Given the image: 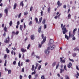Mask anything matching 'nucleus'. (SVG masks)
Instances as JSON below:
<instances>
[{
	"mask_svg": "<svg viewBox=\"0 0 79 79\" xmlns=\"http://www.w3.org/2000/svg\"><path fill=\"white\" fill-rule=\"evenodd\" d=\"M54 43V40L53 39H50V41L49 43L51 44H49V50H53L55 49V48L56 47V46L53 44V43Z\"/></svg>",
	"mask_w": 79,
	"mask_h": 79,
	"instance_id": "obj_1",
	"label": "nucleus"
},
{
	"mask_svg": "<svg viewBox=\"0 0 79 79\" xmlns=\"http://www.w3.org/2000/svg\"><path fill=\"white\" fill-rule=\"evenodd\" d=\"M41 37L42 38V39H43V40L41 42V44H39V47L40 48L41 47H42V44H44V43H45V41H46V38H47L46 36H45L44 37V35L43 34H42L41 35Z\"/></svg>",
	"mask_w": 79,
	"mask_h": 79,
	"instance_id": "obj_2",
	"label": "nucleus"
},
{
	"mask_svg": "<svg viewBox=\"0 0 79 79\" xmlns=\"http://www.w3.org/2000/svg\"><path fill=\"white\" fill-rule=\"evenodd\" d=\"M65 26H66V25H64L62 28L63 34H65V33H67L68 32V30L66 29V28L65 27Z\"/></svg>",
	"mask_w": 79,
	"mask_h": 79,
	"instance_id": "obj_3",
	"label": "nucleus"
},
{
	"mask_svg": "<svg viewBox=\"0 0 79 79\" xmlns=\"http://www.w3.org/2000/svg\"><path fill=\"white\" fill-rule=\"evenodd\" d=\"M69 37L67 35L65 34V37L66 39H67V40H68L69 39V38H70L72 36V34H71V31H70L69 32Z\"/></svg>",
	"mask_w": 79,
	"mask_h": 79,
	"instance_id": "obj_4",
	"label": "nucleus"
},
{
	"mask_svg": "<svg viewBox=\"0 0 79 79\" xmlns=\"http://www.w3.org/2000/svg\"><path fill=\"white\" fill-rule=\"evenodd\" d=\"M9 41H10V38L9 36L7 37V38H6L4 40V42L6 44H8L9 43Z\"/></svg>",
	"mask_w": 79,
	"mask_h": 79,
	"instance_id": "obj_5",
	"label": "nucleus"
},
{
	"mask_svg": "<svg viewBox=\"0 0 79 79\" xmlns=\"http://www.w3.org/2000/svg\"><path fill=\"white\" fill-rule=\"evenodd\" d=\"M50 47H48L47 48V49L45 51V53L46 54H48L50 53V51L48 50H50Z\"/></svg>",
	"mask_w": 79,
	"mask_h": 79,
	"instance_id": "obj_6",
	"label": "nucleus"
},
{
	"mask_svg": "<svg viewBox=\"0 0 79 79\" xmlns=\"http://www.w3.org/2000/svg\"><path fill=\"white\" fill-rule=\"evenodd\" d=\"M57 5H58L57 7L58 8L62 5V3H60V1H58L57 3Z\"/></svg>",
	"mask_w": 79,
	"mask_h": 79,
	"instance_id": "obj_7",
	"label": "nucleus"
},
{
	"mask_svg": "<svg viewBox=\"0 0 79 79\" xmlns=\"http://www.w3.org/2000/svg\"><path fill=\"white\" fill-rule=\"evenodd\" d=\"M69 69L70 68L71 66H72V63L71 62H69V64L67 65Z\"/></svg>",
	"mask_w": 79,
	"mask_h": 79,
	"instance_id": "obj_8",
	"label": "nucleus"
},
{
	"mask_svg": "<svg viewBox=\"0 0 79 79\" xmlns=\"http://www.w3.org/2000/svg\"><path fill=\"white\" fill-rule=\"evenodd\" d=\"M21 52H23V53H24L26 52V49H24L23 48H22L21 49Z\"/></svg>",
	"mask_w": 79,
	"mask_h": 79,
	"instance_id": "obj_9",
	"label": "nucleus"
},
{
	"mask_svg": "<svg viewBox=\"0 0 79 79\" xmlns=\"http://www.w3.org/2000/svg\"><path fill=\"white\" fill-rule=\"evenodd\" d=\"M34 39H35V36H34V35H32L31 36V40H34Z\"/></svg>",
	"mask_w": 79,
	"mask_h": 79,
	"instance_id": "obj_10",
	"label": "nucleus"
},
{
	"mask_svg": "<svg viewBox=\"0 0 79 79\" xmlns=\"http://www.w3.org/2000/svg\"><path fill=\"white\" fill-rule=\"evenodd\" d=\"M4 11L6 13V15H8V8H6L4 10Z\"/></svg>",
	"mask_w": 79,
	"mask_h": 79,
	"instance_id": "obj_11",
	"label": "nucleus"
},
{
	"mask_svg": "<svg viewBox=\"0 0 79 79\" xmlns=\"http://www.w3.org/2000/svg\"><path fill=\"white\" fill-rule=\"evenodd\" d=\"M42 17L40 18L39 20V22H38V24H40V23H41V22H42Z\"/></svg>",
	"mask_w": 79,
	"mask_h": 79,
	"instance_id": "obj_12",
	"label": "nucleus"
},
{
	"mask_svg": "<svg viewBox=\"0 0 79 79\" xmlns=\"http://www.w3.org/2000/svg\"><path fill=\"white\" fill-rule=\"evenodd\" d=\"M41 29H42V27L40 26V28H39V29H38V32H39V33H40V32H41Z\"/></svg>",
	"mask_w": 79,
	"mask_h": 79,
	"instance_id": "obj_13",
	"label": "nucleus"
},
{
	"mask_svg": "<svg viewBox=\"0 0 79 79\" xmlns=\"http://www.w3.org/2000/svg\"><path fill=\"white\" fill-rule=\"evenodd\" d=\"M20 5L22 6V7L24 6V3H23V1H22L20 3Z\"/></svg>",
	"mask_w": 79,
	"mask_h": 79,
	"instance_id": "obj_14",
	"label": "nucleus"
},
{
	"mask_svg": "<svg viewBox=\"0 0 79 79\" xmlns=\"http://www.w3.org/2000/svg\"><path fill=\"white\" fill-rule=\"evenodd\" d=\"M16 6H17V4H16V3H15L14 6V10H15V9H16Z\"/></svg>",
	"mask_w": 79,
	"mask_h": 79,
	"instance_id": "obj_15",
	"label": "nucleus"
},
{
	"mask_svg": "<svg viewBox=\"0 0 79 79\" xmlns=\"http://www.w3.org/2000/svg\"><path fill=\"white\" fill-rule=\"evenodd\" d=\"M60 73H63V72H64V69H60Z\"/></svg>",
	"mask_w": 79,
	"mask_h": 79,
	"instance_id": "obj_16",
	"label": "nucleus"
},
{
	"mask_svg": "<svg viewBox=\"0 0 79 79\" xmlns=\"http://www.w3.org/2000/svg\"><path fill=\"white\" fill-rule=\"evenodd\" d=\"M4 31L5 32H7V27H6V26H5L4 28Z\"/></svg>",
	"mask_w": 79,
	"mask_h": 79,
	"instance_id": "obj_17",
	"label": "nucleus"
},
{
	"mask_svg": "<svg viewBox=\"0 0 79 79\" xmlns=\"http://www.w3.org/2000/svg\"><path fill=\"white\" fill-rule=\"evenodd\" d=\"M56 66V69H58V67L60 66V64H59V63H58V64H57Z\"/></svg>",
	"mask_w": 79,
	"mask_h": 79,
	"instance_id": "obj_18",
	"label": "nucleus"
},
{
	"mask_svg": "<svg viewBox=\"0 0 79 79\" xmlns=\"http://www.w3.org/2000/svg\"><path fill=\"white\" fill-rule=\"evenodd\" d=\"M13 52H14V55H16V53L15 52H14V51L13 50L11 52V54L12 55H13Z\"/></svg>",
	"mask_w": 79,
	"mask_h": 79,
	"instance_id": "obj_19",
	"label": "nucleus"
},
{
	"mask_svg": "<svg viewBox=\"0 0 79 79\" xmlns=\"http://www.w3.org/2000/svg\"><path fill=\"white\" fill-rule=\"evenodd\" d=\"M12 37H13V36H14V35H15V31H12Z\"/></svg>",
	"mask_w": 79,
	"mask_h": 79,
	"instance_id": "obj_20",
	"label": "nucleus"
},
{
	"mask_svg": "<svg viewBox=\"0 0 79 79\" xmlns=\"http://www.w3.org/2000/svg\"><path fill=\"white\" fill-rule=\"evenodd\" d=\"M65 79H69V77L68 75H66L65 76Z\"/></svg>",
	"mask_w": 79,
	"mask_h": 79,
	"instance_id": "obj_21",
	"label": "nucleus"
},
{
	"mask_svg": "<svg viewBox=\"0 0 79 79\" xmlns=\"http://www.w3.org/2000/svg\"><path fill=\"white\" fill-rule=\"evenodd\" d=\"M23 28V25H20V29L21 30V31H22V29Z\"/></svg>",
	"mask_w": 79,
	"mask_h": 79,
	"instance_id": "obj_22",
	"label": "nucleus"
},
{
	"mask_svg": "<svg viewBox=\"0 0 79 79\" xmlns=\"http://www.w3.org/2000/svg\"><path fill=\"white\" fill-rule=\"evenodd\" d=\"M50 9H51V8H50V7H49L48 9V11L49 13H50Z\"/></svg>",
	"mask_w": 79,
	"mask_h": 79,
	"instance_id": "obj_23",
	"label": "nucleus"
},
{
	"mask_svg": "<svg viewBox=\"0 0 79 79\" xmlns=\"http://www.w3.org/2000/svg\"><path fill=\"white\" fill-rule=\"evenodd\" d=\"M8 50V48H6V51L7 53H10V50Z\"/></svg>",
	"mask_w": 79,
	"mask_h": 79,
	"instance_id": "obj_24",
	"label": "nucleus"
},
{
	"mask_svg": "<svg viewBox=\"0 0 79 79\" xmlns=\"http://www.w3.org/2000/svg\"><path fill=\"white\" fill-rule=\"evenodd\" d=\"M34 65H33L31 69L32 71H34Z\"/></svg>",
	"mask_w": 79,
	"mask_h": 79,
	"instance_id": "obj_25",
	"label": "nucleus"
},
{
	"mask_svg": "<svg viewBox=\"0 0 79 79\" xmlns=\"http://www.w3.org/2000/svg\"><path fill=\"white\" fill-rule=\"evenodd\" d=\"M64 70H65V71H67V69L66 68V65H64Z\"/></svg>",
	"mask_w": 79,
	"mask_h": 79,
	"instance_id": "obj_26",
	"label": "nucleus"
},
{
	"mask_svg": "<svg viewBox=\"0 0 79 79\" xmlns=\"http://www.w3.org/2000/svg\"><path fill=\"white\" fill-rule=\"evenodd\" d=\"M71 16V14H69L68 16V19H70V18Z\"/></svg>",
	"mask_w": 79,
	"mask_h": 79,
	"instance_id": "obj_27",
	"label": "nucleus"
},
{
	"mask_svg": "<svg viewBox=\"0 0 79 79\" xmlns=\"http://www.w3.org/2000/svg\"><path fill=\"white\" fill-rule=\"evenodd\" d=\"M13 24V23L12 22V21H10L9 23V25L11 26V25H12V24Z\"/></svg>",
	"mask_w": 79,
	"mask_h": 79,
	"instance_id": "obj_28",
	"label": "nucleus"
},
{
	"mask_svg": "<svg viewBox=\"0 0 79 79\" xmlns=\"http://www.w3.org/2000/svg\"><path fill=\"white\" fill-rule=\"evenodd\" d=\"M35 21H36V23H38V19L37 17L35 18Z\"/></svg>",
	"mask_w": 79,
	"mask_h": 79,
	"instance_id": "obj_29",
	"label": "nucleus"
},
{
	"mask_svg": "<svg viewBox=\"0 0 79 79\" xmlns=\"http://www.w3.org/2000/svg\"><path fill=\"white\" fill-rule=\"evenodd\" d=\"M56 65V62H54L52 64V66L53 67H54V66H55Z\"/></svg>",
	"mask_w": 79,
	"mask_h": 79,
	"instance_id": "obj_30",
	"label": "nucleus"
},
{
	"mask_svg": "<svg viewBox=\"0 0 79 79\" xmlns=\"http://www.w3.org/2000/svg\"><path fill=\"white\" fill-rule=\"evenodd\" d=\"M42 23L43 24H45V19H44Z\"/></svg>",
	"mask_w": 79,
	"mask_h": 79,
	"instance_id": "obj_31",
	"label": "nucleus"
},
{
	"mask_svg": "<svg viewBox=\"0 0 79 79\" xmlns=\"http://www.w3.org/2000/svg\"><path fill=\"white\" fill-rule=\"evenodd\" d=\"M41 66H41V65H39L38 68V70H40V68H41Z\"/></svg>",
	"mask_w": 79,
	"mask_h": 79,
	"instance_id": "obj_32",
	"label": "nucleus"
},
{
	"mask_svg": "<svg viewBox=\"0 0 79 79\" xmlns=\"http://www.w3.org/2000/svg\"><path fill=\"white\" fill-rule=\"evenodd\" d=\"M3 36V37H5V36H6V32H4Z\"/></svg>",
	"mask_w": 79,
	"mask_h": 79,
	"instance_id": "obj_33",
	"label": "nucleus"
},
{
	"mask_svg": "<svg viewBox=\"0 0 79 79\" xmlns=\"http://www.w3.org/2000/svg\"><path fill=\"white\" fill-rule=\"evenodd\" d=\"M32 24V21H30L29 23V25H31Z\"/></svg>",
	"mask_w": 79,
	"mask_h": 79,
	"instance_id": "obj_34",
	"label": "nucleus"
},
{
	"mask_svg": "<svg viewBox=\"0 0 79 79\" xmlns=\"http://www.w3.org/2000/svg\"><path fill=\"white\" fill-rule=\"evenodd\" d=\"M4 66H6V60H5V62L4 64Z\"/></svg>",
	"mask_w": 79,
	"mask_h": 79,
	"instance_id": "obj_35",
	"label": "nucleus"
},
{
	"mask_svg": "<svg viewBox=\"0 0 79 79\" xmlns=\"http://www.w3.org/2000/svg\"><path fill=\"white\" fill-rule=\"evenodd\" d=\"M73 57H75V56H76V53H74L73 54Z\"/></svg>",
	"mask_w": 79,
	"mask_h": 79,
	"instance_id": "obj_36",
	"label": "nucleus"
},
{
	"mask_svg": "<svg viewBox=\"0 0 79 79\" xmlns=\"http://www.w3.org/2000/svg\"><path fill=\"white\" fill-rule=\"evenodd\" d=\"M47 28V25L44 24V29H46Z\"/></svg>",
	"mask_w": 79,
	"mask_h": 79,
	"instance_id": "obj_37",
	"label": "nucleus"
},
{
	"mask_svg": "<svg viewBox=\"0 0 79 79\" xmlns=\"http://www.w3.org/2000/svg\"><path fill=\"white\" fill-rule=\"evenodd\" d=\"M11 70H9L8 71V74H11Z\"/></svg>",
	"mask_w": 79,
	"mask_h": 79,
	"instance_id": "obj_38",
	"label": "nucleus"
},
{
	"mask_svg": "<svg viewBox=\"0 0 79 79\" xmlns=\"http://www.w3.org/2000/svg\"><path fill=\"white\" fill-rule=\"evenodd\" d=\"M69 61H72V62H74V60H73V59H71L70 58H69Z\"/></svg>",
	"mask_w": 79,
	"mask_h": 79,
	"instance_id": "obj_39",
	"label": "nucleus"
},
{
	"mask_svg": "<svg viewBox=\"0 0 79 79\" xmlns=\"http://www.w3.org/2000/svg\"><path fill=\"white\" fill-rule=\"evenodd\" d=\"M30 46H31V44H29L27 47V49H29V48H30Z\"/></svg>",
	"mask_w": 79,
	"mask_h": 79,
	"instance_id": "obj_40",
	"label": "nucleus"
},
{
	"mask_svg": "<svg viewBox=\"0 0 79 79\" xmlns=\"http://www.w3.org/2000/svg\"><path fill=\"white\" fill-rule=\"evenodd\" d=\"M36 73L35 72V70L34 71V72H33L31 73V75H33V74H35Z\"/></svg>",
	"mask_w": 79,
	"mask_h": 79,
	"instance_id": "obj_41",
	"label": "nucleus"
},
{
	"mask_svg": "<svg viewBox=\"0 0 79 79\" xmlns=\"http://www.w3.org/2000/svg\"><path fill=\"white\" fill-rule=\"evenodd\" d=\"M21 16V13H20L18 15L19 18Z\"/></svg>",
	"mask_w": 79,
	"mask_h": 79,
	"instance_id": "obj_42",
	"label": "nucleus"
},
{
	"mask_svg": "<svg viewBox=\"0 0 79 79\" xmlns=\"http://www.w3.org/2000/svg\"><path fill=\"white\" fill-rule=\"evenodd\" d=\"M28 14V12H24V15H27Z\"/></svg>",
	"mask_w": 79,
	"mask_h": 79,
	"instance_id": "obj_43",
	"label": "nucleus"
},
{
	"mask_svg": "<svg viewBox=\"0 0 79 79\" xmlns=\"http://www.w3.org/2000/svg\"><path fill=\"white\" fill-rule=\"evenodd\" d=\"M31 77H32V76L31 75H29L28 76L29 79H30L31 78Z\"/></svg>",
	"mask_w": 79,
	"mask_h": 79,
	"instance_id": "obj_44",
	"label": "nucleus"
},
{
	"mask_svg": "<svg viewBox=\"0 0 79 79\" xmlns=\"http://www.w3.org/2000/svg\"><path fill=\"white\" fill-rule=\"evenodd\" d=\"M18 34H19V31H17L15 33V34L16 35H18Z\"/></svg>",
	"mask_w": 79,
	"mask_h": 79,
	"instance_id": "obj_45",
	"label": "nucleus"
},
{
	"mask_svg": "<svg viewBox=\"0 0 79 79\" xmlns=\"http://www.w3.org/2000/svg\"><path fill=\"white\" fill-rule=\"evenodd\" d=\"M4 57V58H5V59H6V57H7V56L6 55V54H5Z\"/></svg>",
	"mask_w": 79,
	"mask_h": 79,
	"instance_id": "obj_46",
	"label": "nucleus"
},
{
	"mask_svg": "<svg viewBox=\"0 0 79 79\" xmlns=\"http://www.w3.org/2000/svg\"><path fill=\"white\" fill-rule=\"evenodd\" d=\"M19 24H20V23H19V21H18L17 23V25H19Z\"/></svg>",
	"mask_w": 79,
	"mask_h": 79,
	"instance_id": "obj_47",
	"label": "nucleus"
},
{
	"mask_svg": "<svg viewBox=\"0 0 79 79\" xmlns=\"http://www.w3.org/2000/svg\"><path fill=\"white\" fill-rule=\"evenodd\" d=\"M21 57V53H19V58H20Z\"/></svg>",
	"mask_w": 79,
	"mask_h": 79,
	"instance_id": "obj_48",
	"label": "nucleus"
},
{
	"mask_svg": "<svg viewBox=\"0 0 79 79\" xmlns=\"http://www.w3.org/2000/svg\"><path fill=\"white\" fill-rule=\"evenodd\" d=\"M33 8V7L32 6H31L30 8V11H32V9Z\"/></svg>",
	"mask_w": 79,
	"mask_h": 79,
	"instance_id": "obj_49",
	"label": "nucleus"
},
{
	"mask_svg": "<svg viewBox=\"0 0 79 79\" xmlns=\"http://www.w3.org/2000/svg\"><path fill=\"white\" fill-rule=\"evenodd\" d=\"M41 16L43 15V11H42V10H41Z\"/></svg>",
	"mask_w": 79,
	"mask_h": 79,
	"instance_id": "obj_50",
	"label": "nucleus"
},
{
	"mask_svg": "<svg viewBox=\"0 0 79 79\" xmlns=\"http://www.w3.org/2000/svg\"><path fill=\"white\" fill-rule=\"evenodd\" d=\"M64 8H65V9H66V5H64L63 6Z\"/></svg>",
	"mask_w": 79,
	"mask_h": 79,
	"instance_id": "obj_51",
	"label": "nucleus"
},
{
	"mask_svg": "<svg viewBox=\"0 0 79 79\" xmlns=\"http://www.w3.org/2000/svg\"><path fill=\"white\" fill-rule=\"evenodd\" d=\"M76 69H77V70H78V71H79V67H78V66L77 65L76 66Z\"/></svg>",
	"mask_w": 79,
	"mask_h": 79,
	"instance_id": "obj_52",
	"label": "nucleus"
},
{
	"mask_svg": "<svg viewBox=\"0 0 79 79\" xmlns=\"http://www.w3.org/2000/svg\"><path fill=\"white\" fill-rule=\"evenodd\" d=\"M38 77V74H35V78H37Z\"/></svg>",
	"mask_w": 79,
	"mask_h": 79,
	"instance_id": "obj_53",
	"label": "nucleus"
},
{
	"mask_svg": "<svg viewBox=\"0 0 79 79\" xmlns=\"http://www.w3.org/2000/svg\"><path fill=\"white\" fill-rule=\"evenodd\" d=\"M36 58H38L39 59H40V57H39V56H36Z\"/></svg>",
	"mask_w": 79,
	"mask_h": 79,
	"instance_id": "obj_54",
	"label": "nucleus"
},
{
	"mask_svg": "<svg viewBox=\"0 0 79 79\" xmlns=\"http://www.w3.org/2000/svg\"><path fill=\"white\" fill-rule=\"evenodd\" d=\"M34 55V52H33L31 53V56H32Z\"/></svg>",
	"mask_w": 79,
	"mask_h": 79,
	"instance_id": "obj_55",
	"label": "nucleus"
},
{
	"mask_svg": "<svg viewBox=\"0 0 79 79\" xmlns=\"http://www.w3.org/2000/svg\"><path fill=\"white\" fill-rule=\"evenodd\" d=\"M2 16H3V14H2V13H0V18L2 17Z\"/></svg>",
	"mask_w": 79,
	"mask_h": 79,
	"instance_id": "obj_56",
	"label": "nucleus"
},
{
	"mask_svg": "<svg viewBox=\"0 0 79 79\" xmlns=\"http://www.w3.org/2000/svg\"><path fill=\"white\" fill-rule=\"evenodd\" d=\"M13 64L14 65H15L16 64V61H14L13 62Z\"/></svg>",
	"mask_w": 79,
	"mask_h": 79,
	"instance_id": "obj_57",
	"label": "nucleus"
},
{
	"mask_svg": "<svg viewBox=\"0 0 79 79\" xmlns=\"http://www.w3.org/2000/svg\"><path fill=\"white\" fill-rule=\"evenodd\" d=\"M29 61V59L26 60V62H28Z\"/></svg>",
	"mask_w": 79,
	"mask_h": 79,
	"instance_id": "obj_58",
	"label": "nucleus"
},
{
	"mask_svg": "<svg viewBox=\"0 0 79 79\" xmlns=\"http://www.w3.org/2000/svg\"><path fill=\"white\" fill-rule=\"evenodd\" d=\"M12 49L13 50H16V48H12Z\"/></svg>",
	"mask_w": 79,
	"mask_h": 79,
	"instance_id": "obj_59",
	"label": "nucleus"
},
{
	"mask_svg": "<svg viewBox=\"0 0 79 79\" xmlns=\"http://www.w3.org/2000/svg\"><path fill=\"white\" fill-rule=\"evenodd\" d=\"M22 72H24V68H22Z\"/></svg>",
	"mask_w": 79,
	"mask_h": 79,
	"instance_id": "obj_60",
	"label": "nucleus"
},
{
	"mask_svg": "<svg viewBox=\"0 0 79 79\" xmlns=\"http://www.w3.org/2000/svg\"><path fill=\"white\" fill-rule=\"evenodd\" d=\"M77 31V29L75 28L73 30V31L75 32V31Z\"/></svg>",
	"mask_w": 79,
	"mask_h": 79,
	"instance_id": "obj_61",
	"label": "nucleus"
},
{
	"mask_svg": "<svg viewBox=\"0 0 79 79\" xmlns=\"http://www.w3.org/2000/svg\"><path fill=\"white\" fill-rule=\"evenodd\" d=\"M18 65H19V66H20V65H21L20 64V61H19V63H18Z\"/></svg>",
	"mask_w": 79,
	"mask_h": 79,
	"instance_id": "obj_62",
	"label": "nucleus"
},
{
	"mask_svg": "<svg viewBox=\"0 0 79 79\" xmlns=\"http://www.w3.org/2000/svg\"><path fill=\"white\" fill-rule=\"evenodd\" d=\"M22 77H22V76L20 75L19 77L20 79H22Z\"/></svg>",
	"mask_w": 79,
	"mask_h": 79,
	"instance_id": "obj_63",
	"label": "nucleus"
},
{
	"mask_svg": "<svg viewBox=\"0 0 79 79\" xmlns=\"http://www.w3.org/2000/svg\"><path fill=\"white\" fill-rule=\"evenodd\" d=\"M61 61H62V63H65V60H62Z\"/></svg>",
	"mask_w": 79,
	"mask_h": 79,
	"instance_id": "obj_64",
	"label": "nucleus"
}]
</instances>
